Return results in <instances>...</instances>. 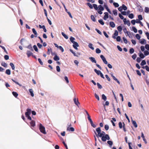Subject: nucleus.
I'll list each match as a JSON object with an SVG mask.
<instances>
[{
  "label": "nucleus",
  "instance_id": "obj_46",
  "mask_svg": "<svg viewBox=\"0 0 149 149\" xmlns=\"http://www.w3.org/2000/svg\"><path fill=\"white\" fill-rule=\"evenodd\" d=\"M113 12L114 15L116 16L117 15V10H114L113 11Z\"/></svg>",
  "mask_w": 149,
  "mask_h": 149
},
{
  "label": "nucleus",
  "instance_id": "obj_60",
  "mask_svg": "<svg viewBox=\"0 0 149 149\" xmlns=\"http://www.w3.org/2000/svg\"><path fill=\"white\" fill-rule=\"evenodd\" d=\"M59 49L62 52H64V49L61 46H59L58 47Z\"/></svg>",
  "mask_w": 149,
  "mask_h": 149
},
{
  "label": "nucleus",
  "instance_id": "obj_24",
  "mask_svg": "<svg viewBox=\"0 0 149 149\" xmlns=\"http://www.w3.org/2000/svg\"><path fill=\"white\" fill-rule=\"evenodd\" d=\"M93 7L96 10H97L98 9L97 5L96 4H93Z\"/></svg>",
  "mask_w": 149,
  "mask_h": 149
},
{
  "label": "nucleus",
  "instance_id": "obj_47",
  "mask_svg": "<svg viewBox=\"0 0 149 149\" xmlns=\"http://www.w3.org/2000/svg\"><path fill=\"white\" fill-rule=\"evenodd\" d=\"M118 125L120 129H121L123 127V125H122V123L121 122H119Z\"/></svg>",
  "mask_w": 149,
  "mask_h": 149
},
{
  "label": "nucleus",
  "instance_id": "obj_64",
  "mask_svg": "<svg viewBox=\"0 0 149 149\" xmlns=\"http://www.w3.org/2000/svg\"><path fill=\"white\" fill-rule=\"evenodd\" d=\"M145 47L146 49L148 50H149V45L147 44H146L145 45Z\"/></svg>",
  "mask_w": 149,
  "mask_h": 149
},
{
  "label": "nucleus",
  "instance_id": "obj_30",
  "mask_svg": "<svg viewBox=\"0 0 149 149\" xmlns=\"http://www.w3.org/2000/svg\"><path fill=\"white\" fill-rule=\"evenodd\" d=\"M99 22L102 25H103L104 24V23L103 22L102 19H100L98 20Z\"/></svg>",
  "mask_w": 149,
  "mask_h": 149
},
{
  "label": "nucleus",
  "instance_id": "obj_2",
  "mask_svg": "<svg viewBox=\"0 0 149 149\" xmlns=\"http://www.w3.org/2000/svg\"><path fill=\"white\" fill-rule=\"evenodd\" d=\"M39 130L43 134H46V132L45 131V128L41 124H40L39 125Z\"/></svg>",
  "mask_w": 149,
  "mask_h": 149
},
{
  "label": "nucleus",
  "instance_id": "obj_1",
  "mask_svg": "<svg viewBox=\"0 0 149 149\" xmlns=\"http://www.w3.org/2000/svg\"><path fill=\"white\" fill-rule=\"evenodd\" d=\"M31 113V110L30 109H29V120H31V121L30 122V127L32 129L36 125H35V122L34 120H31V118L29 116L30 114Z\"/></svg>",
  "mask_w": 149,
  "mask_h": 149
},
{
  "label": "nucleus",
  "instance_id": "obj_16",
  "mask_svg": "<svg viewBox=\"0 0 149 149\" xmlns=\"http://www.w3.org/2000/svg\"><path fill=\"white\" fill-rule=\"evenodd\" d=\"M32 31L33 33L35 34V37H37V33L36 31V30L34 28H33L32 29Z\"/></svg>",
  "mask_w": 149,
  "mask_h": 149
},
{
  "label": "nucleus",
  "instance_id": "obj_48",
  "mask_svg": "<svg viewBox=\"0 0 149 149\" xmlns=\"http://www.w3.org/2000/svg\"><path fill=\"white\" fill-rule=\"evenodd\" d=\"M0 47H1L2 49H3L4 52H5L7 54V51L6 50L5 48V47H4L0 45Z\"/></svg>",
  "mask_w": 149,
  "mask_h": 149
},
{
  "label": "nucleus",
  "instance_id": "obj_10",
  "mask_svg": "<svg viewBox=\"0 0 149 149\" xmlns=\"http://www.w3.org/2000/svg\"><path fill=\"white\" fill-rule=\"evenodd\" d=\"M67 130L68 131H71V132H73L74 130V129L73 127H67Z\"/></svg>",
  "mask_w": 149,
  "mask_h": 149
},
{
  "label": "nucleus",
  "instance_id": "obj_41",
  "mask_svg": "<svg viewBox=\"0 0 149 149\" xmlns=\"http://www.w3.org/2000/svg\"><path fill=\"white\" fill-rule=\"evenodd\" d=\"M130 53L131 54L133 53L134 52V50L133 48H131L130 49Z\"/></svg>",
  "mask_w": 149,
  "mask_h": 149
},
{
  "label": "nucleus",
  "instance_id": "obj_15",
  "mask_svg": "<svg viewBox=\"0 0 149 149\" xmlns=\"http://www.w3.org/2000/svg\"><path fill=\"white\" fill-rule=\"evenodd\" d=\"M132 123L133 125L134 126V127L135 128L137 127V124L136 121L135 120H132Z\"/></svg>",
  "mask_w": 149,
  "mask_h": 149
},
{
  "label": "nucleus",
  "instance_id": "obj_61",
  "mask_svg": "<svg viewBox=\"0 0 149 149\" xmlns=\"http://www.w3.org/2000/svg\"><path fill=\"white\" fill-rule=\"evenodd\" d=\"M139 56L140 57V58H143L145 57L143 53L140 54L139 55Z\"/></svg>",
  "mask_w": 149,
  "mask_h": 149
},
{
  "label": "nucleus",
  "instance_id": "obj_57",
  "mask_svg": "<svg viewBox=\"0 0 149 149\" xmlns=\"http://www.w3.org/2000/svg\"><path fill=\"white\" fill-rule=\"evenodd\" d=\"M56 70L57 72H60V69L59 66H56Z\"/></svg>",
  "mask_w": 149,
  "mask_h": 149
},
{
  "label": "nucleus",
  "instance_id": "obj_22",
  "mask_svg": "<svg viewBox=\"0 0 149 149\" xmlns=\"http://www.w3.org/2000/svg\"><path fill=\"white\" fill-rule=\"evenodd\" d=\"M10 65L11 66L12 70H14L15 68V67L14 64L12 63H10Z\"/></svg>",
  "mask_w": 149,
  "mask_h": 149
},
{
  "label": "nucleus",
  "instance_id": "obj_32",
  "mask_svg": "<svg viewBox=\"0 0 149 149\" xmlns=\"http://www.w3.org/2000/svg\"><path fill=\"white\" fill-rule=\"evenodd\" d=\"M61 34L66 39H68V36L65 34L64 32H62L61 33Z\"/></svg>",
  "mask_w": 149,
  "mask_h": 149
},
{
  "label": "nucleus",
  "instance_id": "obj_38",
  "mask_svg": "<svg viewBox=\"0 0 149 149\" xmlns=\"http://www.w3.org/2000/svg\"><path fill=\"white\" fill-rule=\"evenodd\" d=\"M96 52L97 54H99L101 52V51L99 49L97 48L96 49Z\"/></svg>",
  "mask_w": 149,
  "mask_h": 149
},
{
  "label": "nucleus",
  "instance_id": "obj_18",
  "mask_svg": "<svg viewBox=\"0 0 149 149\" xmlns=\"http://www.w3.org/2000/svg\"><path fill=\"white\" fill-rule=\"evenodd\" d=\"M107 10V11L110 14H111V12L110 10V9L107 6H105L104 7Z\"/></svg>",
  "mask_w": 149,
  "mask_h": 149
},
{
  "label": "nucleus",
  "instance_id": "obj_44",
  "mask_svg": "<svg viewBox=\"0 0 149 149\" xmlns=\"http://www.w3.org/2000/svg\"><path fill=\"white\" fill-rule=\"evenodd\" d=\"M95 96L96 98L98 100H100V98L99 96L97 95L96 93L95 94Z\"/></svg>",
  "mask_w": 149,
  "mask_h": 149
},
{
  "label": "nucleus",
  "instance_id": "obj_43",
  "mask_svg": "<svg viewBox=\"0 0 149 149\" xmlns=\"http://www.w3.org/2000/svg\"><path fill=\"white\" fill-rule=\"evenodd\" d=\"M129 18L131 19H132L134 18V15L132 13L128 15Z\"/></svg>",
  "mask_w": 149,
  "mask_h": 149
},
{
  "label": "nucleus",
  "instance_id": "obj_52",
  "mask_svg": "<svg viewBox=\"0 0 149 149\" xmlns=\"http://www.w3.org/2000/svg\"><path fill=\"white\" fill-rule=\"evenodd\" d=\"M136 38L138 40L140 39L141 38L140 36L138 34H136Z\"/></svg>",
  "mask_w": 149,
  "mask_h": 149
},
{
  "label": "nucleus",
  "instance_id": "obj_8",
  "mask_svg": "<svg viewBox=\"0 0 149 149\" xmlns=\"http://www.w3.org/2000/svg\"><path fill=\"white\" fill-rule=\"evenodd\" d=\"M73 100L75 104L77 106H78V104H80V103H79L78 99H76L75 97H74V98Z\"/></svg>",
  "mask_w": 149,
  "mask_h": 149
},
{
  "label": "nucleus",
  "instance_id": "obj_62",
  "mask_svg": "<svg viewBox=\"0 0 149 149\" xmlns=\"http://www.w3.org/2000/svg\"><path fill=\"white\" fill-rule=\"evenodd\" d=\"M74 63L77 65V66H78L79 62L77 60H75L74 61Z\"/></svg>",
  "mask_w": 149,
  "mask_h": 149
},
{
  "label": "nucleus",
  "instance_id": "obj_14",
  "mask_svg": "<svg viewBox=\"0 0 149 149\" xmlns=\"http://www.w3.org/2000/svg\"><path fill=\"white\" fill-rule=\"evenodd\" d=\"M141 136L142 138L143 141H145V143H147V142L146 141V139L145 138V136L144 135V134H143V132L141 133Z\"/></svg>",
  "mask_w": 149,
  "mask_h": 149
},
{
  "label": "nucleus",
  "instance_id": "obj_34",
  "mask_svg": "<svg viewBox=\"0 0 149 149\" xmlns=\"http://www.w3.org/2000/svg\"><path fill=\"white\" fill-rule=\"evenodd\" d=\"M91 19L94 22H95L96 21V20L94 17V16L93 15H91Z\"/></svg>",
  "mask_w": 149,
  "mask_h": 149
},
{
  "label": "nucleus",
  "instance_id": "obj_54",
  "mask_svg": "<svg viewBox=\"0 0 149 149\" xmlns=\"http://www.w3.org/2000/svg\"><path fill=\"white\" fill-rule=\"evenodd\" d=\"M132 29L134 32L136 33L137 32V29L135 27H133Z\"/></svg>",
  "mask_w": 149,
  "mask_h": 149
},
{
  "label": "nucleus",
  "instance_id": "obj_63",
  "mask_svg": "<svg viewBox=\"0 0 149 149\" xmlns=\"http://www.w3.org/2000/svg\"><path fill=\"white\" fill-rule=\"evenodd\" d=\"M97 85L98 88L100 89H101L102 88V86L99 83H97Z\"/></svg>",
  "mask_w": 149,
  "mask_h": 149
},
{
  "label": "nucleus",
  "instance_id": "obj_49",
  "mask_svg": "<svg viewBox=\"0 0 149 149\" xmlns=\"http://www.w3.org/2000/svg\"><path fill=\"white\" fill-rule=\"evenodd\" d=\"M144 55L146 56H147L149 54V52L147 50H146L144 51Z\"/></svg>",
  "mask_w": 149,
  "mask_h": 149
},
{
  "label": "nucleus",
  "instance_id": "obj_4",
  "mask_svg": "<svg viewBox=\"0 0 149 149\" xmlns=\"http://www.w3.org/2000/svg\"><path fill=\"white\" fill-rule=\"evenodd\" d=\"M96 131L98 133L97 136V133L95 131H94L96 135L97 136H99V135H100L101 133V130L100 127H98V128H97L96 129Z\"/></svg>",
  "mask_w": 149,
  "mask_h": 149
},
{
  "label": "nucleus",
  "instance_id": "obj_20",
  "mask_svg": "<svg viewBox=\"0 0 149 149\" xmlns=\"http://www.w3.org/2000/svg\"><path fill=\"white\" fill-rule=\"evenodd\" d=\"M6 73L8 75H10L11 74L10 70L9 69H7L6 70Z\"/></svg>",
  "mask_w": 149,
  "mask_h": 149
},
{
  "label": "nucleus",
  "instance_id": "obj_28",
  "mask_svg": "<svg viewBox=\"0 0 149 149\" xmlns=\"http://www.w3.org/2000/svg\"><path fill=\"white\" fill-rule=\"evenodd\" d=\"M102 98L104 101H106L107 100V97L104 94H103L102 95Z\"/></svg>",
  "mask_w": 149,
  "mask_h": 149
},
{
  "label": "nucleus",
  "instance_id": "obj_7",
  "mask_svg": "<svg viewBox=\"0 0 149 149\" xmlns=\"http://www.w3.org/2000/svg\"><path fill=\"white\" fill-rule=\"evenodd\" d=\"M118 35V31H117V30H115V31H114V33L112 36V38L114 39L116 38V36H117Z\"/></svg>",
  "mask_w": 149,
  "mask_h": 149
},
{
  "label": "nucleus",
  "instance_id": "obj_12",
  "mask_svg": "<svg viewBox=\"0 0 149 149\" xmlns=\"http://www.w3.org/2000/svg\"><path fill=\"white\" fill-rule=\"evenodd\" d=\"M29 92L31 94V95L32 97H33L34 96V94L33 93V91L32 89H30L29 90Z\"/></svg>",
  "mask_w": 149,
  "mask_h": 149
},
{
  "label": "nucleus",
  "instance_id": "obj_56",
  "mask_svg": "<svg viewBox=\"0 0 149 149\" xmlns=\"http://www.w3.org/2000/svg\"><path fill=\"white\" fill-rule=\"evenodd\" d=\"M116 40L118 42H120L121 40V38L120 36H118L116 38Z\"/></svg>",
  "mask_w": 149,
  "mask_h": 149
},
{
  "label": "nucleus",
  "instance_id": "obj_58",
  "mask_svg": "<svg viewBox=\"0 0 149 149\" xmlns=\"http://www.w3.org/2000/svg\"><path fill=\"white\" fill-rule=\"evenodd\" d=\"M136 54H135L132 56V58L134 60L136 59Z\"/></svg>",
  "mask_w": 149,
  "mask_h": 149
},
{
  "label": "nucleus",
  "instance_id": "obj_21",
  "mask_svg": "<svg viewBox=\"0 0 149 149\" xmlns=\"http://www.w3.org/2000/svg\"><path fill=\"white\" fill-rule=\"evenodd\" d=\"M12 93L13 96L15 97H17L18 94L17 92L13 91L12 92Z\"/></svg>",
  "mask_w": 149,
  "mask_h": 149
},
{
  "label": "nucleus",
  "instance_id": "obj_5",
  "mask_svg": "<svg viewBox=\"0 0 149 149\" xmlns=\"http://www.w3.org/2000/svg\"><path fill=\"white\" fill-rule=\"evenodd\" d=\"M73 47L76 49L77 50L78 48L77 47H78L79 46V45L78 44V43L76 42H74L73 43Z\"/></svg>",
  "mask_w": 149,
  "mask_h": 149
},
{
  "label": "nucleus",
  "instance_id": "obj_55",
  "mask_svg": "<svg viewBox=\"0 0 149 149\" xmlns=\"http://www.w3.org/2000/svg\"><path fill=\"white\" fill-rule=\"evenodd\" d=\"M90 123L91 126H92L93 127L95 128L96 127V125L93 124V121H92Z\"/></svg>",
  "mask_w": 149,
  "mask_h": 149
},
{
  "label": "nucleus",
  "instance_id": "obj_53",
  "mask_svg": "<svg viewBox=\"0 0 149 149\" xmlns=\"http://www.w3.org/2000/svg\"><path fill=\"white\" fill-rule=\"evenodd\" d=\"M107 143L110 146H112L113 144V142L112 141H107Z\"/></svg>",
  "mask_w": 149,
  "mask_h": 149
},
{
  "label": "nucleus",
  "instance_id": "obj_19",
  "mask_svg": "<svg viewBox=\"0 0 149 149\" xmlns=\"http://www.w3.org/2000/svg\"><path fill=\"white\" fill-rule=\"evenodd\" d=\"M54 59L55 61H58L59 60V58L58 56L56 55L54 58Z\"/></svg>",
  "mask_w": 149,
  "mask_h": 149
},
{
  "label": "nucleus",
  "instance_id": "obj_26",
  "mask_svg": "<svg viewBox=\"0 0 149 149\" xmlns=\"http://www.w3.org/2000/svg\"><path fill=\"white\" fill-rule=\"evenodd\" d=\"M99 9L101 11H103L104 10V8L101 5H100L98 6Z\"/></svg>",
  "mask_w": 149,
  "mask_h": 149
},
{
  "label": "nucleus",
  "instance_id": "obj_37",
  "mask_svg": "<svg viewBox=\"0 0 149 149\" xmlns=\"http://www.w3.org/2000/svg\"><path fill=\"white\" fill-rule=\"evenodd\" d=\"M140 42L141 44H146V40L145 39H143L140 41Z\"/></svg>",
  "mask_w": 149,
  "mask_h": 149
},
{
  "label": "nucleus",
  "instance_id": "obj_25",
  "mask_svg": "<svg viewBox=\"0 0 149 149\" xmlns=\"http://www.w3.org/2000/svg\"><path fill=\"white\" fill-rule=\"evenodd\" d=\"M88 47L91 49L92 50H93L94 49V48L93 47V44L91 43H89L88 45Z\"/></svg>",
  "mask_w": 149,
  "mask_h": 149
},
{
  "label": "nucleus",
  "instance_id": "obj_40",
  "mask_svg": "<svg viewBox=\"0 0 149 149\" xmlns=\"http://www.w3.org/2000/svg\"><path fill=\"white\" fill-rule=\"evenodd\" d=\"M146 61L144 60H143L142 61V62L141 63V66H143V65L146 64Z\"/></svg>",
  "mask_w": 149,
  "mask_h": 149
},
{
  "label": "nucleus",
  "instance_id": "obj_42",
  "mask_svg": "<svg viewBox=\"0 0 149 149\" xmlns=\"http://www.w3.org/2000/svg\"><path fill=\"white\" fill-rule=\"evenodd\" d=\"M87 5L89 7V8L91 9H92L93 8V6L90 3H87Z\"/></svg>",
  "mask_w": 149,
  "mask_h": 149
},
{
  "label": "nucleus",
  "instance_id": "obj_51",
  "mask_svg": "<svg viewBox=\"0 0 149 149\" xmlns=\"http://www.w3.org/2000/svg\"><path fill=\"white\" fill-rule=\"evenodd\" d=\"M123 129L124 130V131L125 132H126L127 131L126 130L125 127V125L124 122H123Z\"/></svg>",
  "mask_w": 149,
  "mask_h": 149
},
{
  "label": "nucleus",
  "instance_id": "obj_6",
  "mask_svg": "<svg viewBox=\"0 0 149 149\" xmlns=\"http://www.w3.org/2000/svg\"><path fill=\"white\" fill-rule=\"evenodd\" d=\"M104 15L103 17V19L104 20H107V19L109 17V14L107 12H105L104 13Z\"/></svg>",
  "mask_w": 149,
  "mask_h": 149
},
{
  "label": "nucleus",
  "instance_id": "obj_39",
  "mask_svg": "<svg viewBox=\"0 0 149 149\" xmlns=\"http://www.w3.org/2000/svg\"><path fill=\"white\" fill-rule=\"evenodd\" d=\"M33 48L34 49V50L36 52H38V49L37 46L36 45H34L33 46Z\"/></svg>",
  "mask_w": 149,
  "mask_h": 149
},
{
  "label": "nucleus",
  "instance_id": "obj_3",
  "mask_svg": "<svg viewBox=\"0 0 149 149\" xmlns=\"http://www.w3.org/2000/svg\"><path fill=\"white\" fill-rule=\"evenodd\" d=\"M101 137L102 140L103 141H105L107 139L109 140L110 139L109 135L107 134H106L105 136H102Z\"/></svg>",
  "mask_w": 149,
  "mask_h": 149
},
{
  "label": "nucleus",
  "instance_id": "obj_23",
  "mask_svg": "<svg viewBox=\"0 0 149 149\" xmlns=\"http://www.w3.org/2000/svg\"><path fill=\"white\" fill-rule=\"evenodd\" d=\"M23 43H27V41H26L24 39H22L20 40V43L22 45H23Z\"/></svg>",
  "mask_w": 149,
  "mask_h": 149
},
{
  "label": "nucleus",
  "instance_id": "obj_27",
  "mask_svg": "<svg viewBox=\"0 0 149 149\" xmlns=\"http://www.w3.org/2000/svg\"><path fill=\"white\" fill-rule=\"evenodd\" d=\"M52 52V50L51 48H48L47 49V54L48 55H49L50 54V52Z\"/></svg>",
  "mask_w": 149,
  "mask_h": 149
},
{
  "label": "nucleus",
  "instance_id": "obj_29",
  "mask_svg": "<svg viewBox=\"0 0 149 149\" xmlns=\"http://www.w3.org/2000/svg\"><path fill=\"white\" fill-rule=\"evenodd\" d=\"M145 12L147 13H149V8L148 7H146L145 8Z\"/></svg>",
  "mask_w": 149,
  "mask_h": 149
},
{
  "label": "nucleus",
  "instance_id": "obj_33",
  "mask_svg": "<svg viewBox=\"0 0 149 149\" xmlns=\"http://www.w3.org/2000/svg\"><path fill=\"white\" fill-rule=\"evenodd\" d=\"M105 133L104 131H102V133H101L100 135H99V136L100 137H101L102 136H104V135H105Z\"/></svg>",
  "mask_w": 149,
  "mask_h": 149
},
{
  "label": "nucleus",
  "instance_id": "obj_50",
  "mask_svg": "<svg viewBox=\"0 0 149 149\" xmlns=\"http://www.w3.org/2000/svg\"><path fill=\"white\" fill-rule=\"evenodd\" d=\"M138 19L140 20H142L143 19L142 15H140L138 16Z\"/></svg>",
  "mask_w": 149,
  "mask_h": 149
},
{
  "label": "nucleus",
  "instance_id": "obj_35",
  "mask_svg": "<svg viewBox=\"0 0 149 149\" xmlns=\"http://www.w3.org/2000/svg\"><path fill=\"white\" fill-rule=\"evenodd\" d=\"M1 65L5 67H6L7 66V64L4 62H2Z\"/></svg>",
  "mask_w": 149,
  "mask_h": 149
},
{
  "label": "nucleus",
  "instance_id": "obj_13",
  "mask_svg": "<svg viewBox=\"0 0 149 149\" xmlns=\"http://www.w3.org/2000/svg\"><path fill=\"white\" fill-rule=\"evenodd\" d=\"M117 29L120 33H121V31L122 30V27L121 26H118L117 28Z\"/></svg>",
  "mask_w": 149,
  "mask_h": 149
},
{
  "label": "nucleus",
  "instance_id": "obj_45",
  "mask_svg": "<svg viewBox=\"0 0 149 149\" xmlns=\"http://www.w3.org/2000/svg\"><path fill=\"white\" fill-rule=\"evenodd\" d=\"M113 4L115 7H118L119 6V5L118 3L114 2Z\"/></svg>",
  "mask_w": 149,
  "mask_h": 149
},
{
  "label": "nucleus",
  "instance_id": "obj_31",
  "mask_svg": "<svg viewBox=\"0 0 149 149\" xmlns=\"http://www.w3.org/2000/svg\"><path fill=\"white\" fill-rule=\"evenodd\" d=\"M70 41L72 43L74 42H75L74 41V40H75V39L73 37H71L70 38Z\"/></svg>",
  "mask_w": 149,
  "mask_h": 149
},
{
  "label": "nucleus",
  "instance_id": "obj_36",
  "mask_svg": "<svg viewBox=\"0 0 149 149\" xmlns=\"http://www.w3.org/2000/svg\"><path fill=\"white\" fill-rule=\"evenodd\" d=\"M122 7L123 9L124 10H127V7L124 4H123Z\"/></svg>",
  "mask_w": 149,
  "mask_h": 149
},
{
  "label": "nucleus",
  "instance_id": "obj_11",
  "mask_svg": "<svg viewBox=\"0 0 149 149\" xmlns=\"http://www.w3.org/2000/svg\"><path fill=\"white\" fill-rule=\"evenodd\" d=\"M109 25L112 28H114L115 27V24L114 22H111L109 23Z\"/></svg>",
  "mask_w": 149,
  "mask_h": 149
},
{
  "label": "nucleus",
  "instance_id": "obj_9",
  "mask_svg": "<svg viewBox=\"0 0 149 149\" xmlns=\"http://www.w3.org/2000/svg\"><path fill=\"white\" fill-rule=\"evenodd\" d=\"M89 59L93 63H96V61L95 60V58L93 57H90L89 58Z\"/></svg>",
  "mask_w": 149,
  "mask_h": 149
},
{
  "label": "nucleus",
  "instance_id": "obj_59",
  "mask_svg": "<svg viewBox=\"0 0 149 149\" xmlns=\"http://www.w3.org/2000/svg\"><path fill=\"white\" fill-rule=\"evenodd\" d=\"M123 41H124V43L125 44H127V40L126 38H125V37H123Z\"/></svg>",
  "mask_w": 149,
  "mask_h": 149
},
{
  "label": "nucleus",
  "instance_id": "obj_17",
  "mask_svg": "<svg viewBox=\"0 0 149 149\" xmlns=\"http://www.w3.org/2000/svg\"><path fill=\"white\" fill-rule=\"evenodd\" d=\"M94 71L98 75H100L101 73V72L100 70H98L96 69H95L94 70Z\"/></svg>",
  "mask_w": 149,
  "mask_h": 149
}]
</instances>
